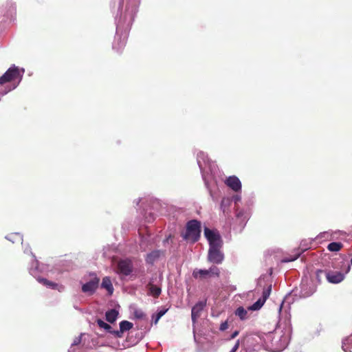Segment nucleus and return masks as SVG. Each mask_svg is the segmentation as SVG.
Segmentation results:
<instances>
[{"instance_id":"7c9ffc66","label":"nucleus","mask_w":352,"mask_h":352,"mask_svg":"<svg viewBox=\"0 0 352 352\" xmlns=\"http://www.w3.org/2000/svg\"><path fill=\"white\" fill-rule=\"evenodd\" d=\"M241 214V212H239L236 215L239 217Z\"/></svg>"},{"instance_id":"6e6552de","label":"nucleus","mask_w":352,"mask_h":352,"mask_svg":"<svg viewBox=\"0 0 352 352\" xmlns=\"http://www.w3.org/2000/svg\"><path fill=\"white\" fill-rule=\"evenodd\" d=\"M272 289V286L270 285L263 292L262 297L258 299L252 306L250 307V310L256 311L260 309L266 300L270 296V292Z\"/></svg>"},{"instance_id":"dca6fc26","label":"nucleus","mask_w":352,"mask_h":352,"mask_svg":"<svg viewBox=\"0 0 352 352\" xmlns=\"http://www.w3.org/2000/svg\"><path fill=\"white\" fill-rule=\"evenodd\" d=\"M101 286L102 288L106 289L110 294H112L113 292V287L109 277L106 276L103 278Z\"/></svg>"},{"instance_id":"6ab92c4d","label":"nucleus","mask_w":352,"mask_h":352,"mask_svg":"<svg viewBox=\"0 0 352 352\" xmlns=\"http://www.w3.org/2000/svg\"><path fill=\"white\" fill-rule=\"evenodd\" d=\"M98 325L100 327V328H102L104 329H105L107 332L113 334V332L114 331L112 330V327L107 323L104 322L101 319H98L97 321H96Z\"/></svg>"},{"instance_id":"4be33fe9","label":"nucleus","mask_w":352,"mask_h":352,"mask_svg":"<svg viewBox=\"0 0 352 352\" xmlns=\"http://www.w3.org/2000/svg\"><path fill=\"white\" fill-rule=\"evenodd\" d=\"M316 278L318 284H320L322 281V277L325 276V270H317L316 271Z\"/></svg>"},{"instance_id":"0eeeda50","label":"nucleus","mask_w":352,"mask_h":352,"mask_svg":"<svg viewBox=\"0 0 352 352\" xmlns=\"http://www.w3.org/2000/svg\"><path fill=\"white\" fill-rule=\"evenodd\" d=\"M204 235L211 246H221V240L219 234L208 228L204 229Z\"/></svg>"},{"instance_id":"a878e982","label":"nucleus","mask_w":352,"mask_h":352,"mask_svg":"<svg viewBox=\"0 0 352 352\" xmlns=\"http://www.w3.org/2000/svg\"><path fill=\"white\" fill-rule=\"evenodd\" d=\"M228 328V322L225 321L221 324L219 329H220V331H223L226 330Z\"/></svg>"},{"instance_id":"c85d7f7f","label":"nucleus","mask_w":352,"mask_h":352,"mask_svg":"<svg viewBox=\"0 0 352 352\" xmlns=\"http://www.w3.org/2000/svg\"><path fill=\"white\" fill-rule=\"evenodd\" d=\"M299 255H297L296 256H294V258H290V259H287V258H284L283 260V262H289V261H295L298 257Z\"/></svg>"},{"instance_id":"393cba45","label":"nucleus","mask_w":352,"mask_h":352,"mask_svg":"<svg viewBox=\"0 0 352 352\" xmlns=\"http://www.w3.org/2000/svg\"><path fill=\"white\" fill-rule=\"evenodd\" d=\"M157 256H158L157 253L155 252H153L148 254L146 261L148 262H152L155 258L157 257Z\"/></svg>"},{"instance_id":"412c9836","label":"nucleus","mask_w":352,"mask_h":352,"mask_svg":"<svg viewBox=\"0 0 352 352\" xmlns=\"http://www.w3.org/2000/svg\"><path fill=\"white\" fill-rule=\"evenodd\" d=\"M168 309H164L159 311L155 316H152L153 322L157 324L159 320L167 312Z\"/></svg>"},{"instance_id":"f03ea898","label":"nucleus","mask_w":352,"mask_h":352,"mask_svg":"<svg viewBox=\"0 0 352 352\" xmlns=\"http://www.w3.org/2000/svg\"><path fill=\"white\" fill-rule=\"evenodd\" d=\"M341 265H333V269L325 270V276L327 281L332 284H338L342 282L345 275L350 272L351 265L341 262Z\"/></svg>"},{"instance_id":"9d476101","label":"nucleus","mask_w":352,"mask_h":352,"mask_svg":"<svg viewBox=\"0 0 352 352\" xmlns=\"http://www.w3.org/2000/svg\"><path fill=\"white\" fill-rule=\"evenodd\" d=\"M133 327V324L132 322L127 320H122L120 322V330L113 331V335L116 338H122L123 333L129 331Z\"/></svg>"},{"instance_id":"cd10ccee","label":"nucleus","mask_w":352,"mask_h":352,"mask_svg":"<svg viewBox=\"0 0 352 352\" xmlns=\"http://www.w3.org/2000/svg\"><path fill=\"white\" fill-rule=\"evenodd\" d=\"M226 204H230V200L229 199H223L221 200V208L224 207L226 206Z\"/></svg>"},{"instance_id":"9b49d317","label":"nucleus","mask_w":352,"mask_h":352,"mask_svg":"<svg viewBox=\"0 0 352 352\" xmlns=\"http://www.w3.org/2000/svg\"><path fill=\"white\" fill-rule=\"evenodd\" d=\"M225 183L228 187L235 192H238L241 189V183L239 179L234 175L227 178Z\"/></svg>"},{"instance_id":"b1692460","label":"nucleus","mask_w":352,"mask_h":352,"mask_svg":"<svg viewBox=\"0 0 352 352\" xmlns=\"http://www.w3.org/2000/svg\"><path fill=\"white\" fill-rule=\"evenodd\" d=\"M134 316L138 319H143L146 317V314L142 310H135Z\"/></svg>"},{"instance_id":"1a4fd4ad","label":"nucleus","mask_w":352,"mask_h":352,"mask_svg":"<svg viewBox=\"0 0 352 352\" xmlns=\"http://www.w3.org/2000/svg\"><path fill=\"white\" fill-rule=\"evenodd\" d=\"M99 281L100 279L95 277L82 285V291L85 293H89L90 294H94L98 287Z\"/></svg>"},{"instance_id":"aec40b11","label":"nucleus","mask_w":352,"mask_h":352,"mask_svg":"<svg viewBox=\"0 0 352 352\" xmlns=\"http://www.w3.org/2000/svg\"><path fill=\"white\" fill-rule=\"evenodd\" d=\"M236 316H239L242 320L246 319L248 311L243 307H239L235 311Z\"/></svg>"},{"instance_id":"20e7f679","label":"nucleus","mask_w":352,"mask_h":352,"mask_svg":"<svg viewBox=\"0 0 352 352\" xmlns=\"http://www.w3.org/2000/svg\"><path fill=\"white\" fill-rule=\"evenodd\" d=\"M220 276V270L215 265L211 266L208 270H198L195 269L192 272V276L197 279H205L208 277L216 276L219 277Z\"/></svg>"},{"instance_id":"f3484780","label":"nucleus","mask_w":352,"mask_h":352,"mask_svg":"<svg viewBox=\"0 0 352 352\" xmlns=\"http://www.w3.org/2000/svg\"><path fill=\"white\" fill-rule=\"evenodd\" d=\"M37 280L40 283L43 284V285H45L47 287H50L53 289H58V284H56V283H54L52 281H50L45 278H38Z\"/></svg>"},{"instance_id":"4468645a","label":"nucleus","mask_w":352,"mask_h":352,"mask_svg":"<svg viewBox=\"0 0 352 352\" xmlns=\"http://www.w3.org/2000/svg\"><path fill=\"white\" fill-rule=\"evenodd\" d=\"M146 288L148 291V294L153 296L154 298H158L162 293L161 288L154 285L152 281H150L147 284Z\"/></svg>"},{"instance_id":"f8f14e48","label":"nucleus","mask_w":352,"mask_h":352,"mask_svg":"<svg viewBox=\"0 0 352 352\" xmlns=\"http://www.w3.org/2000/svg\"><path fill=\"white\" fill-rule=\"evenodd\" d=\"M205 306L206 302L199 301L192 308L191 318L193 322H195L197 318L200 316L201 312Z\"/></svg>"},{"instance_id":"2f4dec72","label":"nucleus","mask_w":352,"mask_h":352,"mask_svg":"<svg viewBox=\"0 0 352 352\" xmlns=\"http://www.w3.org/2000/svg\"><path fill=\"white\" fill-rule=\"evenodd\" d=\"M350 263H351V265H352V257H351Z\"/></svg>"},{"instance_id":"ddd939ff","label":"nucleus","mask_w":352,"mask_h":352,"mask_svg":"<svg viewBox=\"0 0 352 352\" xmlns=\"http://www.w3.org/2000/svg\"><path fill=\"white\" fill-rule=\"evenodd\" d=\"M127 37L126 35L118 36L113 45V49L117 52L121 53L126 46Z\"/></svg>"},{"instance_id":"2eb2a0df","label":"nucleus","mask_w":352,"mask_h":352,"mask_svg":"<svg viewBox=\"0 0 352 352\" xmlns=\"http://www.w3.org/2000/svg\"><path fill=\"white\" fill-rule=\"evenodd\" d=\"M118 316V311L114 309L107 311L105 314L106 320L110 322L113 323Z\"/></svg>"},{"instance_id":"39448f33","label":"nucleus","mask_w":352,"mask_h":352,"mask_svg":"<svg viewBox=\"0 0 352 352\" xmlns=\"http://www.w3.org/2000/svg\"><path fill=\"white\" fill-rule=\"evenodd\" d=\"M133 263L129 258L121 259L118 262L116 272L125 276H129L133 272Z\"/></svg>"},{"instance_id":"a211bd4d","label":"nucleus","mask_w":352,"mask_h":352,"mask_svg":"<svg viewBox=\"0 0 352 352\" xmlns=\"http://www.w3.org/2000/svg\"><path fill=\"white\" fill-rule=\"evenodd\" d=\"M343 247V244L340 242H332L327 245V250L330 252H338Z\"/></svg>"},{"instance_id":"5701e85b","label":"nucleus","mask_w":352,"mask_h":352,"mask_svg":"<svg viewBox=\"0 0 352 352\" xmlns=\"http://www.w3.org/2000/svg\"><path fill=\"white\" fill-rule=\"evenodd\" d=\"M7 239L10 241H12V242H14V240L18 242L22 241V236L19 233L11 234L7 236Z\"/></svg>"},{"instance_id":"423d86ee","label":"nucleus","mask_w":352,"mask_h":352,"mask_svg":"<svg viewBox=\"0 0 352 352\" xmlns=\"http://www.w3.org/2000/svg\"><path fill=\"white\" fill-rule=\"evenodd\" d=\"M221 246H211L208 250V260L215 264H220L223 260V254L221 252Z\"/></svg>"},{"instance_id":"bb28decb","label":"nucleus","mask_w":352,"mask_h":352,"mask_svg":"<svg viewBox=\"0 0 352 352\" xmlns=\"http://www.w3.org/2000/svg\"><path fill=\"white\" fill-rule=\"evenodd\" d=\"M239 347V340H237L230 352H236Z\"/></svg>"},{"instance_id":"f257e3e1","label":"nucleus","mask_w":352,"mask_h":352,"mask_svg":"<svg viewBox=\"0 0 352 352\" xmlns=\"http://www.w3.org/2000/svg\"><path fill=\"white\" fill-rule=\"evenodd\" d=\"M24 69L13 65L0 77V94L4 96L14 90L22 80Z\"/></svg>"},{"instance_id":"c756f323","label":"nucleus","mask_w":352,"mask_h":352,"mask_svg":"<svg viewBox=\"0 0 352 352\" xmlns=\"http://www.w3.org/2000/svg\"><path fill=\"white\" fill-rule=\"evenodd\" d=\"M239 331H234V332L232 333L231 336H230V339H234V338H235L239 335Z\"/></svg>"},{"instance_id":"7ed1b4c3","label":"nucleus","mask_w":352,"mask_h":352,"mask_svg":"<svg viewBox=\"0 0 352 352\" xmlns=\"http://www.w3.org/2000/svg\"><path fill=\"white\" fill-rule=\"evenodd\" d=\"M201 223L195 219L190 220L186 223V233L182 235L185 240H191L195 243L200 237Z\"/></svg>"}]
</instances>
